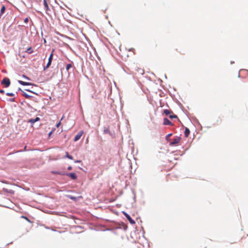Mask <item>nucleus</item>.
<instances>
[{
    "instance_id": "f257e3e1",
    "label": "nucleus",
    "mask_w": 248,
    "mask_h": 248,
    "mask_svg": "<svg viewBox=\"0 0 248 248\" xmlns=\"http://www.w3.org/2000/svg\"><path fill=\"white\" fill-rule=\"evenodd\" d=\"M135 74L139 75H143L144 74V70L143 68L136 66L133 68Z\"/></svg>"
},
{
    "instance_id": "f03ea898",
    "label": "nucleus",
    "mask_w": 248,
    "mask_h": 248,
    "mask_svg": "<svg viewBox=\"0 0 248 248\" xmlns=\"http://www.w3.org/2000/svg\"><path fill=\"white\" fill-rule=\"evenodd\" d=\"M181 140V138L180 137H177L170 142L169 145L170 146H176L180 142Z\"/></svg>"
},
{
    "instance_id": "7ed1b4c3",
    "label": "nucleus",
    "mask_w": 248,
    "mask_h": 248,
    "mask_svg": "<svg viewBox=\"0 0 248 248\" xmlns=\"http://www.w3.org/2000/svg\"><path fill=\"white\" fill-rule=\"evenodd\" d=\"M1 83L4 85L5 87H8L10 84V79L8 78H5L2 80Z\"/></svg>"
},
{
    "instance_id": "20e7f679",
    "label": "nucleus",
    "mask_w": 248,
    "mask_h": 248,
    "mask_svg": "<svg viewBox=\"0 0 248 248\" xmlns=\"http://www.w3.org/2000/svg\"><path fill=\"white\" fill-rule=\"evenodd\" d=\"M43 3H44V7L45 9L46 13V14L49 15V11H50V10L48 7L46 0H44Z\"/></svg>"
},
{
    "instance_id": "39448f33",
    "label": "nucleus",
    "mask_w": 248,
    "mask_h": 248,
    "mask_svg": "<svg viewBox=\"0 0 248 248\" xmlns=\"http://www.w3.org/2000/svg\"><path fill=\"white\" fill-rule=\"evenodd\" d=\"M83 131H79L76 135V136L75 137V138H74V140L75 141H78V140H79L80 139V138H81V137L82 136V135H83Z\"/></svg>"
},
{
    "instance_id": "423d86ee",
    "label": "nucleus",
    "mask_w": 248,
    "mask_h": 248,
    "mask_svg": "<svg viewBox=\"0 0 248 248\" xmlns=\"http://www.w3.org/2000/svg\"><path fill=\"white\" fill-rule=\"evenodd\" d=\"M124 214L125 217L127 218V219L128 220V221L131 224H134L135 223V221L131 218L130 216L128 214L124 212Z\"/></svg>"
},
{
    "instance_id": "0eeeda50",
    "label": "nucleus",
    "mask_w": 248,
    "mask_h": 248,
    "mask_svg": "<svg viewBox=\"0 0 248 248\" xmlns=\"http://www.w3.org/2000/svg\"><path fill=\"white\" fill-rule=\"evenodd\" d=\"M66 175L70 177L73 180H75L77 178V176L74 172L67 173Z\"/></svg>"
},
{
    "instance_id": "6e6552de",
    "label": "nucleus",
    "mask_w": 248,
    "mask_h": 248,
    "mask_svg": "<svg viewBox=\"0 0 248 248\" xmlns=\"http://www.w3.org/2000/svg\"><path fill=\"white\" fill-rule=\"evenodd\" d=\"M163 124L164 125H172V123L167 118H165L163 119Z\"/></svg>"
},
{
    "instance_id": "1a4fd4ad",
    "label": "nucleus",
    "mask_w": 248,
    "mask_h": 248,
    "mask_svg": "<svg viewBox=\"0 0 248 248\" xmlns=\"http://www.w3.org/2000/svg\"><path fill=\"white\" fill-rule=\"evenodd\" d=\"M5 11V7L4 5H2L0 8V18H1L2 15L4 14Z\"/></svg>"
},
{
    "instance_id": "9d476101",
    "label": "nucleus",
    "mask_w": 248,
    "mask_h": 248,
    "mask_svg": "<svg viewBox=\"0 0 248 248\" xmlns=\"http://www.w3.org/2000/svg\"><path fill=\"white\" fill-rule=\"evenodd\" d=\"M40 120V118L39 117H36L35 119H31L28 120V122L30 123L31 124H34L36 122H37Z\"/></svg>"
},
{
    "instance_id": "9b49d317",
    "label": "nucleus",
    "mask_w": 248,
    "mask_h": 248,
    "mask_svg": "<svg viewBox=\"0 0 248 248\" xmlns=\"http://www.w3.org/2000/svg\"><path fill=\"white\" fill-rule=\"evenodd\" d=\"M18 83L22 85H31V83L26 82L21 80H18Z\"/></svg>"
},
{
    "instance_id": "f8f14e48",
    "label": "nucleus",
    "mask_w": 248,
    "mask_h": 248,
    "mask_svg": "<svg viewBox=\"0 0 248 248\" xmlns=\"http://www.w3.org/2000/svg\"><path fill=\"white\" fill-rule=\"evenodd\" d=\"M185 135L186 137H188L190 134V130L188 128H186L185 130Z\"/></svg>"
},
{
    "instance_id": "ddd939ff",
    "label": "nucleus",
    "mask_w": 248,
    "mask_h": 248,
    "mask_svg": "<svg viewBox=\"0 0 248 248\" xmlns=\"http://www.w3.org/2000/svg\"><path fill=\"white\" fill-rule=\"evenodd\" d=\"M172 136V134L171 133H170V134H168L166 136V138H165V139L167 141H170V137Z\"/></svg>"
},
{
    "instance_id": "4468645a",
    "label": "nucleus",
    "mask_w": 248,
    "mask_h": 248,
    "mask_svg": "<svg viewBox=\"0 0 248 248\" xmlns=\"http://www.w3.org/2000/svg\"><path fill=\"white\" fill-rule=\"evenodd\" d=\"M54 51V49H53L52 51V52L50 54V56H49V57L48 58V61H52L53 60V52Z\"/></svg>"
},
{
    "instance_id": "2eb2a0df",
    "label": "nucleus",
    "mask_w": 248,
    "mask_h": 248,
    "mask_svg": "<svg viewBox=\"0 0 248 248\" xmlns=\"http://www.w3.org/2000/svg\"><path fill=\"white\" fill-rule=\"evenodd\" d=\"M51 62L52 61H48L46 65V67H44V70H45L46 69H47L49 66L50 65H51Z\"/></svg>"
},
{
    "instance_id": "dca6fc26",
    "label": "nucleus",
    "mask_w": 248,
    "mask_h": 248,
    "mask_svg": "<svg viewBox=\"0 0 248 248\" xmlns=\"http://www.w3.org/2000/svg\"><path fill=\"white\" fill-rule=\"evenodd\" d=\"M26 52L28 53L29 54H31L33 52V50H32L31 47H29L27 49V50L26 51Z\"/></svg>"
},
{
    "instance_id": "f3484780",
    "label": "nucleus",
    "mask_w": 248,
    "mask_h": 248,
    "mask_svg": "<svg viewBox=\"0 0 248 248\" xmlns=\"http://www.w3.org/2000/svg\"><path fill=\"white\" fill-rule=\"evenodd\" d=\"M72 67V64H70V63L67 64L66 65V70H67V71H68V70H69V69H70V68H71Z\"/></svg>"
},
{
    "instance_id": "a211bd4d",
    "label": "nucleus",
    "mask_w": 248,
    "mask_h": 248,
    "mask_svg": "<svg viewBox=\"0 0 248 248\" xmlns=\"http://www.w3.org/2000/svg\"><path fill=\"white\" fill-rule=\"evenodd\" d=\"M163 112H164V114H165L167 115H169V114H170V111L168 109H164L163 110Z\"/></svg>"
},
{
    "instance_id": "6ab92c4d",
    "label": "nucleus",
    "mask_w": 248,
    "mask_h": 248,
    "mask_svg": "<svg viewBox=\"0 0 248 248\" xmlns=\"http://www.w3.org/2000/svg\"><path fill=\"white\" fill-rule=\"evenodd\" d=\"M128 51L129 52H132V53H133L132 55H134L135 54V49L134 48H130V49H129Z\"/></svg>"
},
{
    "instance_id": "aec40b11",
    "label": "nucleus",
    "mask_w": 248,
    "mask_h": 248,
    "mask_svg": "<svg viewBox=\"0 0 248 248\" xmlns=\"http://www.w3.org/2000/svg\"><path fill=\"white\" fill-rule=\"evenodd\" d=\"M23 95L26 98H29L30 97V96L29 95H28V94H27L26 93L24 92Z\"/></svg>"
},
{
    "instance_id": "412c9836",
    "label": "nucleus",
    "mask_w": 248,
    "mask_h": 248,
    "mask_svg": "<svg viewBox=\"0 0 248 248\" xmlns=\"http://www.w3.org/2000/svg\"><path fill=\"white\" fill-rule=\"evenodd\" d=\"M6 95H7V96H14V95H15V94H14V93H6Z\"/></svg>"
},
{
    "instance_id": "4be33fe9",
    "label": "nucleus",
    "mask_w": 248,
    "mask_h": 248,
    "mask_svg": "<svg viewBox=\"0 0 248 248\" xmlns=\"http://www.w3.org/2000/svg\"><path fill=\"white\" fill-rule=\"evenodd\" d=\"M21 217L23 218H25V220H27L29 222H31L30 220L27 217H25V216H22Z\"/></svg>"
},
{
    "instance_id": "5701e85b",
    "label": "nucleus",
    "mask_w": 248,
    "mask_h": 248,
    "mask_svg": "<svg viewBox=\"0 0 248 248\" xmlns=\"http://www.w3.org/2000/svg\"><path fill=\"white\" fill-rule=\"evenodd\" d=\"M177 116L176 115H171L170 116V119H172V118H177Z\"/></svg>"
},
{
    "instance_id": "b1692460",
    "label": "nucleus",
    "mask_w": 248,
    "mask_h": 248,
    "mask_svg": "<svg viewBox=\"0 0 248 248\" xmlns=\"http://www.w3.org/2000/svg\"><path fill=\"white\" fill-rule=\"evenodd\" d=\"M29 21V19H28V18H26L25 19H24V22L26 23H27Z\"/></svg>"
},
{
    "instance_id": "393cba45",
    "label": "nucleus",
    "mask_w": 248,
    "mask_h": 248,
    "mask_svg": "<svg viewBox=\"0 0 248 248\" xmlns=\"http://www.w3.org/2000/svg\"><path fill=\"white\" fill-rule=\"evenodd\" d=\"M61 121H60V122H59V123L56 124V127H59V126L61 125Z\"/></svg>"
},
{
    "instance_id": "a878e982",
    "label": "nucleus",
    "mask_w": 248,
    "mask_h": 248,
    "mask_svg": "<svg viewBox=\"0 0 248 248\" xmlns=\"http://www.w3.org/2000/svg\"><path fill=\"white\" fill-rule=\"evenodd\" d=\"M68 158H69V159H73V157H72V156H71V155H68Z\"/></svg>"
},
{
    "instance_id": "bb28decb",
    "label": "nucleus",
    "mask_w": 248,
    "mask_h": 248,
    "mask_svg": "<svg viewBox=\"0 0 248 248\" xmlns=\"http://www.w3.org/2000/svg\"><path fill=\"white\" fill-rule=\"evenodd\" d=\"M68 155H69L68 153L67 152H66V157L68 158Z\"/></svg>"
},
{
    "instance_id": "cd10ccee",
    "label": "nucleus",
    "mask_w": 248,
    "mask_h": 248,
    "mask_svg": "<svg viewBox=\"0 0 248 248\" xmlns=\"http://www.w3.org/2000/svg\"><path fill=\"white\" fill-rule=\"evenodd\" d=\"M67 169L68 170H71L72 169V167L71 166H69Z\"/></svg>"
},
{
    "instance_id": "c85d7f7f",
    "label": "nucleus",
    "mask_w": 248,
    "mask_h": 248,
    "mask_svg": "<svg viewBox=\"0 0 248 248\" xmlns=\"http://www.w3.org/2000/svg\"><path fill=\"white\" fill-rule=\"evenodd\" d=\"M81 162V160H76V161H75V163H80Z\"/></svg>"
},
{
    "instance_id": "c756f323",
    "label": "nucleus",
    "mask_w": 248,
    "mask_h": 248,
    "mask_svg": "<svg viewBox=\"0 0 248 248\" xmlns=\"http://www.w3.org/2000/svg\"><path fill=\"white\" fill-rule=\"evenodd\" d=\"M4 93V91L3 90H0V93Z\"/></svg>"
},
{
    "instance_id": "7c9ffc66",
    "label": "nucleus",
    "mask_w": 248,
    "mask_h": 248,
    "mask_svg": "<svg viewBox=\"0 0 248 248\" xmlns=\"http://www.w3.org/2000/svg\"><path fill=\"white\" fill-rule=\"evenodd\" d=\"M9 101H10L13 102V101H15V98H12V99H10L9 100Z\"/></svg>"
},
{
    "instance_id": "2f4dec72",
    "label": "nucleus",
    "mask_w": 248,
    "mask_h": 248,
    "mask_svg": "<svg viewBox=\"0 0 248 248\" xmlns=\"http://www.w3.org/2000/svg\"><path fill=\"white\" fill-rule=\"evenodd\" d=\"M52 132H53V131H51V132H50L49 133V134H48V136H50V135L52 134Z\"/></svg>"
},
{
    "instance_id": "473e14b6",
    "label": "nucleus",
    "mask_w": 248,
    "mask_h": 248,
    "mask_svg": "<svg viewBox=\"0 0 248 248\" xmlns=\"http://www.w3.org/2000/svg\"><path fill=\"white\" fill-rule=\"evenodd\" d=\"M23 77L27 79H29L25 75H23Z\"/></svg>"
},
{
    "instance_id": "72a5a7b5",
    "label": "nucleus",
    "mask_w": 248,
    "mask_h": 248,
    "mask_svg": "<svg viewBox=\"0 0 248 248\" xmlns=\"http://www.w3.org/2000/svg\"><path fill=\"white\" fill-rule=\"evenodd\" d=\"M64 118V115H63V116H62V118H61V121H62V120H63V119Z\"/></svg>"
},
{
    "instance_id": "f704fd0d",
    "label": "nucleus",
    "mask_w": 248,
    "mask_h": 248,
    "mask_svg": "<svg viewBox=\"0 0 248 248\" xmlns=\"http://www.w3.org/2000/svg\"><path fill=\"white\" fill-rule=\"evenodd\" d=\"M70 199H75V198H74V197H70Z\"/></svg>"
},
{
    "instance_id": "c9c22d12",
    "label": "nucleus",
    "mask_w": 248,
    "mask_h": 248,
    "mask_svg": "<svg viewBox=\"0 0 248 248\" xmlns=\"http://www.w3.org/2000/svg\"><path fill=\"white\" fill-rule=\"evenodd\" d=\"M54 173H55V174H59L58 172H54Z\"/></svg>"
}]
</instances>
